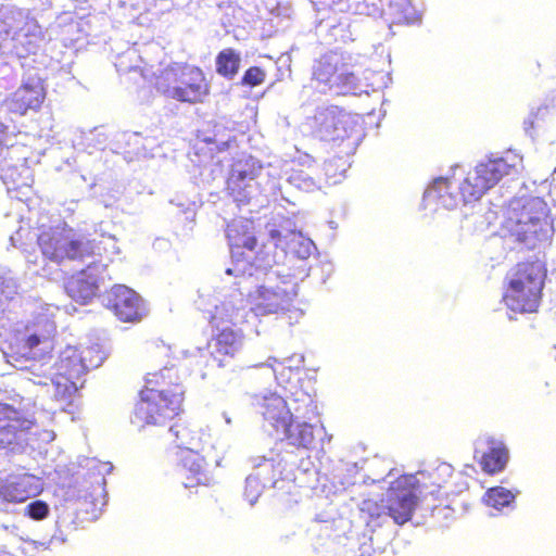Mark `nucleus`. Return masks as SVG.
<instances>
[{
  "label": "nucleus",
  "instance_id": "obj_37",
  "mask_svg": "<svg viewBox=\"0 0 556 556\" xmlns=\"http://www.w3.org/2000/svg\"><path fill=\"white\" fill-rule=\"evenodd\" d=\"M288 182L306 192L313 191L317 188L315 178L309 173L302 169H292L288 177Z\"/></svg>",
  "mask_w": 556,
  "mask_h": 556
},
{
  "label": "nucleus",
  "instance_id": "obj_28",
  "mask_svg": "<svg viewBox=\"0 0 556 556\" xmlns=\"http://www.w3.org/2000/svg\"><path fill=\"white\" fill-rule=\"evenodd\" d=\"M336 81L337 83L331 90V92H334L336 94L361 96L363 93H369V85L362 81L352 72H350L346 65L341 68V73Z\"/></svg>",
  "mask_w": 556,
  "mask_h": 556
},
{
  "label": "nucleus",
  "instance_id": "obj_49",
  "mask_svg": "<svg viewBox=\"0 0 556 556\" xmlns=\"http://www.w3.org/2000/svg\"><path fill=\"white\" fill-rule=\"evenodd\" d=\"M173 369L172 368H163L159 374L152 375L153 377L160 376L163 380L166 378H169V374Z\"/></svg>",
  "mask_w": 556,
  "mask_h": 556
},
{
  "label": "nucleus",
  "instance_id": "obj_5",
  "mask_svg": "<svg viewBox=\"0 0 556 556\" xmlns=\"http://www.w3.org/2000/svg\"><path fill=\"white\" fill-rule=\"evenodd\" d=\"M503 226L528 248L549 240L554 232L547 204L538 197L513 199L506 210Z\"/></svg>",
  "mask_w": 556,
  "mask_h": 556
},
{
  "label": "nucleus",
  "instance_id": "obj_44",
  "mask_svg": "<svg viewBox=\"0 0 556 556\" xmlns=\"http://www.w3.org/2000/svg\"><path fill=\"white\" fill-rule=\"evenodd\" d=\"M359 552H361L359 556H371V554L374 552L372 544L364 541L361 544Z\"/></svg>",
  "mask_w": 556,
  "mask_h": 556
},
{
  "label": "nucleus",
  "instance_id": "obj_12",
  "mask_svg": "<svg viewBox=\"0 0 556 556\" xmlns=\"http://www.w3.org/2000/svg\"><path fill=\"white\" fill-rule=\"evenodd\" d=\"M254 406L263 416L264 427H270L277 434L293 417L309 418L308 415L314 408L312 399L303 392L296 394L292 404H288L283 396L277 393L256 395Z\"/></svg>",
  "mask_w": 556,
  "mask_h": 556
},
{
  "label": "nucleus",
  "instance_id": "obj_25",
  "mask_svg": "<svg viewBox=\"0 0 556 556\" xmlns=\"http://www.w3.org/2000/svg\"><path fill=\"white\" fill-rule=\"evenodd\" d=\"M300 419L293 417L280 429L279 434H283L289 445L311 450L315 444L316 431L311 424Z\"/></svg>",
  "mask_w": 556,
  "mask_h": 556
},
{
  "label": "nucleus",
  "instance_id": "obj_29",
  "mask_svg": "<svg viewBox=\"0 0 556 556\" xmlns=\"http://www.w3.org/2000/svg\"><path fill=\"white\" fill-rule=\"evenodd\" d=\"M215 64L217 74L232 79L239 72L241 54L232 48L224 49L217 54Z\"/></svg>",
  "mask_w": 556,
  "mask_h": 556
},
{
  "label": "nucleus",
  "instance_id": "obj_40",
  "mask_svg": "<svg viewBox=\"0 0 556 556\" xmlns=\"http://www.w3.org/2000/svg\"><path fill=\"white\" fill-rule=\"evenodd\" d=\"M262 366L268 367L275 376V379L279 384H283L290 381L293 374H289L288 369L283 366L278 365L276 357H268L267 362Z\"/></svg>",
  "mask_w": 556,
  "mask_h": 556
},
{
  "label": "nucleus",
  "instance_id": "obj_4",
  "mask_svg": "<svg viewBox=\"0 0 556 556\" xmlns=\"http://www.w3.org/2000/svg\"><path fill=\"white\" fill-rule=\"evenodd\" d=\"M514 167V164H508L503 157L489 159L480 162L462 181L456 179L455 173L452 177L435 178L426 189L424 200L428 204L435 203L446 210H453L460 202L479 200Z\"/></svg>",
  "mask_w": 556,
  "mask_h": 556
},
{
  "label": "nucleus",
  "instance_id": "obj_9",
  "mask_svg": "<svg viewBox=\"0 0 556 556\" xmlns=\"http://www.w3.org/2000/svg\"><path fill=\"white\" fill-rule=\"evenodd\" d=\"M156 89L179 102L198 103L208 94V85L201 68L186 63L166 66L155 81Z\"/></svg>",
  "mask_w": 556,
  "mask_h": 556
},
{
  "label": "nucleus",
  "instance_id": "obj_35",
  "mask_svg": "<svg viewBox=\"0 0 556 556\" xmlns=\"http://www.w3.org/2000/svg\"><path fill=\"white\" fill-rule=\"evenodd\" d=\"M267 484L257 475L250 473L245 479L243 496L253 506Z\"/></svg>",
  "mask_w": 556,
  "mask_h": 556
},
{
  "label": "nucleus",
  "instance_id": "obj_22",
  "mask_svg": "<svg viewBox=\"0 0 556 556\" xmlns=\"http://www.w3.org/2000/svg\"><path fill=\"white\" fill-rule=\"evenodd\" d=\"M253 475H257L262 481L271 486L276 485L277 477H281L288 469V465H294V462L287 459L279 453L270 452V456H256L251 459Z\"/></svg>",
  "mask_w": 556,
  "mask_h": 556
},
{
  "label": "nucleus",
  "instance_id": "obj_50",
  "mask_svg": "<svg viewBox=\"0 0 556 556\" xmlns=\"http://www.w3.org/2000/svg\"><path fill=\"white\" fill-rule=\"evenodd\" d=\"M439 469L446 473H450L452 471V468L448 465H442L439 467Z\"/></svg>",
  "mask_w": 556,
  "mask_h": 556
},
{
  "label": "nucleus",
  "instance_id": "obj_10",
  "mask_svg": "<svg viewBox=\"0 0 556 556\" xmlns=\"http://www.w3.org/2000/svg\"><path fill=\"white\" fill-rule=\"evenodd\" d=\"M53 440L51 431L41 430L31 419L11 405L0 403V448L11 453H24L27 447L36 448L39 442Z\"/></svg>",
  "mask_w": 556,
  "mask_h": 556
},
{
  "label": "nucleus",
  "instance_id": "obj_8",
  "mask_svg": "<svg viewBox=\"0 0 556 556\" xmlns=\"http://www.w3.org/2000/svg\"><path fill=\"white\" fill-rule=\"evenodd\" d=\"M545 268L539 262L518 264L508 275V288L504 294L506 306L515 313H533L541 301Z\"/></svg>",
  "mask_w": 556,
  "mask_h": 556
},
{
  "label": "nucleus",
  "instance_id": "obj_39",
  "mask_svg": "<svg viewBox=\"0 0 556 556\" xmlns=\"http://www.w3.org/2000/svg\"><path fill=\"white\" fill-rule=\"evenodd\" d=\"M24 515L31 520L41 521L50 515V506L41 500H34L24 508Z\"/></svg>",
  "mask_w": 556,
  "mask_h": 556
},
{
  "label": "nucleus",
  "instance_id": "obj_45",
  "mask_svg": "<svg viewBox=\"0 0 556 556\" xmlns=\"http://www.w3.org/2000/svg\"><path fill=\"white\" fill-rule=\"evenodd\" d=\"M338 9L340 11H357V8H354L352 3H350V0L343 1L339 0L338 2Z\"/></svg>",
  "mask_w": 556,
  "mask_h": 556
},
{
  "label": "nucleus",
  "instance_id": "obj_38",
  "mask_svg": "<svg viewBox=\"0 0 556 556\" xmlns=\"http://www.w3.org/2000/svg\"><path fill=\"white\" fill-rule=\"evenodd\" d=\"M83 139L87 149L103 150L106 146L109 135L104 127H96L84 134Z\"/></svg>",
  "mask_w": 556,
  "mask_h": 556
},
{
  "label": "nucleus",
  "instance_id": "obj_48",
  "mask_svg": "<svg viewBox=\"0 0 556 556\" xmlns=\"http://www.w3.org/2000/svg\"><path fill=\"white\" fill-rule=\"evenodd\" d=\"M496 216H497V213L490 210L485 215L486 225L490 226L491 224H493L496 219Z\"/></svg>",
  "mask_w": 556,
  "mask_h": 556
},
{
  "label": "nucleus",
  "instance_id": "obj_15",
  "mask_svg": "<svg viewBox=\"0 0 556 556\" xmlns=\"http://www.w3.org/2000/svg\"><path fill=\"white\" fill-rule=\"evenodd\" d=\"M102 304L124 323L141 320L148 313L141 296L125 285H115L101 296Z\"/></svg>",
  "mask_w": 556,
  "mask_h": 556
},
{
  "label": "nucleus",
  "instance_id": "obj_13",
  "mask_svg": "<svg viewBox=\"0 0 556 556\" xmlns=\"http://www.w3.org/2000/svg\"><path fill=\"white\" fill-rule=\"evenodd\" d=\"M270 243L281 249L291 263L293 258L305 262L316 251L315 243L295 230L291 219H273L266 225Z\"/></svg>",
  "mask_w": 556,
  "mask_h": 556
},
{
  "label": "nucleus",
  "instance_id": "obj_17",
  "mask_svg": "<svg viewBox=\"0 0 556 556\" xmlns=\"http://www.w3.org/2000/svg\"><path fill=\"white\" fill-rule=\"evenodd\" d=\"M226 236L230 247L231 266L237 261L251 262L257 240L253 233V223L248 219H235L228 224Z\"/></svg>",
  "mask_w": 556,
  "mask_h": 556
},
{
  "label": "nucleus",
  "instance_id": "obj_43",
  "mask_svg": "<svg viewBox=\"0 0 556 556\" xmlns=\"http://www.w3.org/2000/svg\"><path fill=\"white\" fill-rule=\"evenodd\" d=\"M303 363L304 357L302 355H292L282 361H278V365L286 367L289 374H293L294 370H298Z\"/></svg>",
  "mask_w": 556,
  "mask_h": 556
},
{
  "label": "nucleus",
  "instance_id": "obj_54",
  "mask_svg": "<svg viewBox=\"0 0 556 556\" xmlns=\"http://www.w3.org/2000/svg\"><path fill=\"white\" fill-rule=\"evenodd\" d=\"M227 146H228L227 142H223V147L220 148V150H224Z\"/></svg>",
  "mask_w": 556,
  "mask_h": 556
},
{
  "label": "nucleus",
  "instance_id": "obj_18",
  "mask_svg": "<svg viewBox=\"0 0 556 556\" xmlns=\"http://www.w3.org/2000/svg\"><path fill=\"white\" fill-rule=\"evenodd\" d=\"M43 99L45 90L41 78L37 75L28 76L12 94L8 108L11 112L24 115L28 110H38Z\"/></svg>",
  "mask_w": 556,
  "mask_h": 556
},
{
  "label": "nucleus",
  "instance_id": "obj_41",
  "mask_svg": "<svg viewBox=\"0 0 556 556\" xmlns=\"http://www.w3.org/2000/svg\"><path fill=\"white\" fill-rule=\"evenodd\" d=\"M7 127L0 122V170L3 172V178L9 176L10 165L8 156L12 153V149L3 144L4 131Z\"/></svg>",
  "mask_w": 556,
  "mask_h": 556
},
{
  "label": "nucleus",
  "instance_id": "obj_27",
  "mask_svg": "<svg viewBox=\"0 0 556 556\" xmlns=\"http://www.w3.org/2000/svg\"><path fill=\"white\" fill-rule=\"evenodd\" d=\"M78 379L54 374L53 378H50L47 392L51 393L54 400L60 403L61 408H64L73 402L78 391L76 382Z\"/></svg>",
  "mask_w": 556,
  "mask_h": 556
},
{
  "label": "nucleus",
  "instance_id": "obj_30",
  "mask_svg": "<svg viewBox=\"0 0 556 556\" xmlns=\"http://www.w3.org/2000/svg\"><path fill=\"white\" fill-rule=\"evenodd\" d=\"M18 285L10 270L0 269V312H4L9 302L17 294Z\"/></svg>",
  "mask_w": 556,
  "mask_h": 556
},
{
  "label": "nucleus",
  "instance_id": "obj_23",
  "mask_svg": "<svg viewBox=\"0 0 556 556\" xmlns=\"http://www.w3.org/2000/svg\"><path fill=\"white\" fill-rule=\"evenodd\" d=\"M212 362L218 367L225 365V357H232L241 348V337L237 331L224 327L220 332L208 343Z\"/></svg>",
  "mask_w": 556,
  "mask_h": 556
},
{
  "label": "nucleus",
  "instance_id": "obj_16",
  "mask_svg": "<svg viewBox=\"0 0 556 556\" xmlns=\"http://www.w3.org/2000/svg\"><path fill=\"white\" fill-rule=\"evenodd\" d=\"M348 121V115L338 106H318L308 125L319 139L337 141L349 137Z\"/></svg>",
  "mask_w": 556,
  "mask_h": 556
},
{
  "label": "nucleus",
  "instance_id": "obj_1",
  "mask_svg": "<svg viewBox=\"0 0 556 556\" xmlns=\"http://www.w3.org/2000/svg\"><path fill=\"white\" fill-rule=\"evenodd\" d=\"M309 266H299L293 273L289 267L277 264L275 257L264 265L237 261L227 267L225 274L233 277L232 286L216 287L214 294H201L208 307L211 323L219 328L223 323L233 326L249 321V317L292 313L294 318L302 315L292 311L298 296V280L309 275Z\"/></svg>",
  "mask_w": 556,
  "mask_h": 556
},
{
  "label": "nucleus",
  "instance_id": "obj_42",
  "mask_svg": "<svg viewBox=\"0 0 556 556\" xmlns=\"http://www.w3.org/2000/svg\"><path fill=\"white\" fill-rule=\"evenodd\" d=\"M265 79V72L257 66L248 68L241 79L244 86L255 87L261 85Z\"/></svg>",
  "mask_w": 556,
  "mask_h": 556
},
{
  "label": "nucleus",
  "instance_id": "obj_3",
  "mask_svg": "<svg viewBox=\"0 0 556 556\" xmlns=\"http://www.w3.org/2000/svg\"><path fill=\"white\" fill-rule=\"evenodd\" d=\"M59 307L40 304L31 320L16 323L1 343L7 362L16 369L26 372V379L34 384L48 387L53 378L54 366L50 350L51 338L55 333L54 316Z\"/></svg>",
  "mask_w": 556,
  "mask_h": 556
},
{
  "label": "nucleus",
  "instance_id": "obj_11",
  "mask_svg": "<svg viewBox=\"0 0 556 556\" xmlns=\"http://www.w3.org/2000/svg\"><path fill=\"white\" fill-rule=\"evenodd\" d=\"M184 390L176 386L174 389L155 390L147 388L140 392V400L135 405L130 417L132 425L139 429L146 425H162L167 419L178 415L182 403Z\"/></svg>",
  "mask_w": 556,
  "mask_h": 556
},
{
  "label": "nucleus",
  "instance_id": "obj_32",
  "mask_svg": "<svg viewBox=\"0 0 556 556\" xmlns=\"http://www.w3.org/2000/svg\"><path fill=\"white\" fill-rule=\"evenodd\" d=\"M484 501L489 506L501 510L503 507H507L514 503L515 494L503 486H495L488 490Z\"/></svg>",
  "mask_w": 556,
  "mask_h": 556
},
{
  "label": "nucleus",
  "instance_id": "obj_53",
  "mask_svg": "<svg viewBox=\"0 0 556 556\" xmlns=\"http://www.w3.org/2000/svg\"><path fill=\"white\" fill-rule=\"evenodd\" d=\"M0 529L7 530L8 526H5L4 523L0 522Z\"/></svg>",
  "mask_w": 556,
  "mask_h": 556
},
{
  "label": "nucleus",
  "instance_id": "obj_46",
  "mask_svg": "<svg viewBox=\"0 0 556 556\" xmlns=\"http://www.w3.org/2000/svg\"><path fill=\"white\" fill-rule=\"evenodd\" d=\"M323 273L326 274V277L323 278V282L325 283L327 278L330 277V275L333 271V265L329 262L321 264Z\"/></svg>",
  "mask_w": 556,
  "mask_h": 556
},
{
  "label": "nucleus",
  "instance_id": "obj_36",
  "mask_svg": "<svg viewBox=\"0 0 556 556\" xmlns=\"http://www.w3.org/2000/svg\"><path fill=\"white\" fill-rule=\"evenodd\" d=\"M168 432L175 437L178 447L184 448L185 452H197L199 443L195 438H190L189 430L180 425H174L169 428Z\"/></svg>",
  "mask_w": 556,
  "mask_h": 556
},
{
  "label": "nucleus",
  "instance_id": "obj_34",
  "mask_svg": "<svg viewBox=\"0 0 556 556\" xmlns=\"http://www.w3.org/2000/svg\"><path fill=\"white\" fill-rule=\"evenodd\" d=\"M75 530L72 515L58 516L55 521V531L50 539L51 545H62L66 542L67 535Z\"/></svg>",
  "mask_w": 556,
  "mask_h": 556
},
{
  "label": "nucleus",
  "instance_id": "obj_21",
  "mask_svg": "<svg viewBox=\"0 0 556 556\" xmlns=\"http://www.w3.org/2000/svg\"><path fill=\"white\" fill-rule=\"evenodd\" d=\"M344 66L345 64L341 55L337 52L331 51L321 55L314 62L312 68V77L317 84V88H319L321 92H331L341 73V68Z\"/></svg>",
  "mask_w": 556,
  "mask_h": 556
},
{
  "label": "nucleus",
  "instance_id": "obj_6",
  "mask_svg": "<svg viewBox=\"0 0 556 556\" xmlns=\"http://www.w3.org/2000/svg\"><path fill=\"white\" fill-rule=\"evenodd\" d=\"M418 480L415 476H402L391 482L382 504L375 501H363L361 510L367 514V527L374 532L376 528L384 525H404L407 522L417 506L418 497L415 486Z\"/></svg>",
  "mask_w": 556,
  "mask_h": 556
},
{
  "label": "nucleus",
  "instance_id": "obj_51",
  "mask_svg": "<svg viewBox=\"0 0 556 556\" xmlns=\"http://www.w3.org/2000/svg\"><path fill=\"white\" fill-rule=\"evenodd\" d=\"M223 417L227 425H231V417L226 412L223 413Z\"/></svg>",
  "mask_w": 556,
  "mask_h": 556
},
{
  "label": "nucleus",
  "instance_id": "obj_2",
  "mask_svg": "<svg viewBox=\"0 0 556 556\" xmlns=\"http://www.w3.org/2000/svg\"><path fill=\"white\" fill-rule=\"evenodd\" d=\"M37 240L43 256L51 261L73 260L87 263L86 268L80 269L65 283L67 295L80 304H87L97 295L106 277L105 261H111V257H103L101 251L118 253L114 237L102 236V240L97 242L96 239L77 235L65 224L42 231Z\"/></svg>",
  "mask_w": 556,
  "mask_h": 556
},
{
  "label": "nucleus",
  "instance_id": "obj_20",
  "mask_svg": "<svg viewBox=\"0 0 556 556\" xmlns=\"http://www.w3.org/2000/svg\"><path fill=\"white\" fill-rule=\"evenodd\" d=\"M475 453L476 456L481 455L480 464L488 473L502 471L508 460V450L504 443L491 437L479 438Z\"/></svg>",
  "mask_w": 556,
  "mask_h": 556
},
{
  "label": "nucleus",
  "instance_id": "obj_26",
  "mask_svg": "<svg viewBox=\"0 0 556 556\" xmlns=\"http://www.w3.org/2000/svg\"><path fill=\"white\" fill-rule=\"evenodd\" d=\"M54 374L68 376L71 378H80L87 368L77 348L66 346L53 363Z\"/></svg>",
  "mask_w": 556,
  "mask_h": 556
},
{
  "label": "nucleus",
  "instance_id": "obj_7",
  "mask_svg": "<svg viewBox=\"0 0 556 556\" xmlns=\"http://www.w3.org/2000/svg\"><path fill=\"white\" fill-rule=\"evenodd\" d=\"M42 40L41 26L23 10L13 7L0 10V55L26 59L36 54Z\"/></svg>",
  "mask_w": 556,
  "mask_h": 556
},
{
  "label": "nucleus",
  "instance_id": "obj_52",
  "mask_svg": "<svg viewBox=\"0 0 556 556\" xmlns=\"http://www.w3.org/2000/svg\"><path fill=\"white\" fill-rule=\"evenodd\" d=\"M528 125L532 126L533 125V122L532 121H525V126H526V129L528 130Z\"/></svg>",
  "mask_w": 556,
  "mask_h": 556
},
{
  "label": "nucleus",
  "instance_id": "obj_31",
  "mask_svg": "<svg viewBox=\"0 0 556 556\" xmlns=\"http://www.w3.org/2000/svg\"><path fill=\"white\" fill-rule=\"evenodd\" d=\"M87 370L98 368L109 355L108 348L103 343H93L79 352Z\"/></svg>",
  "mask_w": 556,
  "mask_h": 556
},
{
  "label": "nucleus",
  "instance_id": "obj_33",
  "mask_svg": "<svg viewBox=\"0 0 556 556\" xmlns=\"http://www.w3.org/2000/svg\"><path fill=\"white\" fill-rule=\"evenodd\" d=\"M389 11L393 15L394 23L410 24L415 21V10L409 0H390Z\"/></svg>",
  "mask_w": 556,
  "mask_h": 556
},
{
  "label": "nucleus",
  "instance_id": "obj_14",
  "mask_svg": "<svg viewBox=\"0 0 556 556\" xmlns=\"http://www.w3.org/2000/svg\"><path fill=\"white\" fill-rule=\"evenodd\" d=\"M262 172V165L252 156L238 160L231 167L227 179L230 195L239 204L249 203L258 193L256 178Z\"/></svg>",
  "mask_w": 556,
  "mask_h": 556
},
{
  "label": "nucleus",
  "instance_id": "obj_19",
  "mask_svg": "<svg viewBox=\"0 0 556 556\" xmlns=\"http://www.w3.org/2000/svg\"><path fill=\"white\" fill-rule=\"evenodd\" d=\"M41 491L40 479L24 473L7 479L0 484V500L7 503H22Z\"/></svg>",
  "mask_w": 556,
  "mask_h": 556
},
{
  "label": "nucleus",
  "instance_id": "obj_24",
  "mask_svg": "<svg viewBox=\"0 0 556 556\" xmlns=\"http://www.w3.org/2000/svg\"><path fill=\"white\" fill-rule=\"evenodd\" d=\"M180 462L181 470L187 475L186 481L184 482L185 488L210 485L213 482V477L204 467V458L198 452H184Z\"/></svg>",
  "mask_w": 556,
  "mask_h": 556
},
{
  "label": "nucleus",
  "instance_id": "obj_47",
  "mask_svg": "<svg viewBox=\"0 0 556 556\" xmlns=\"http://www.w3.org/2000/svg\"><path fill=\"white\" fill-rule=\"evenodd\" d=\"M21 237V230H18L15 235H12L10 237L11 244L15 248H22V244H20Z\"/></svg>",
  "mask_w": 556,
  "mask_h": 556
}]
</instances>
